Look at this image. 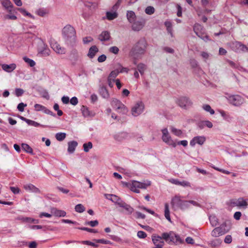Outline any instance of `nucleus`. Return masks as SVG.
I'll return each instance as SVG.
<instances>
[{
	"label": "nucleus",
	"instance_id": "obj_24",
	"mask_svg": "<svg viewBox=\"0 0 248 248\" xmlns=\"http://www.w3.org/2000/svg\"><path fill=\"white\" fill-rule=\"evenodd\" d=\"M52 48L57 53L65 54V49L64 47H62L59 44L56 43L52 45Z\"/></svg>",
	"mask_w": 248,
	"mask_h": 248
},
{
	"label": "nucleus",
	"instance_id": "obj_29",
	"mask_svg": "<svg viewBox=\"0 0 248 248\" xmlns=\"http://www.w3.org/2000/svg\"><path fill=\"white\" fill-rule=\"evenodd\" d=\"M196 35L205 42H207L208 41L211 40L209 36L206 34L204 30Z\"/></svg>",
	"mask_w": 248,
	"mask_h": 248
},
{
	"label": "nucleus",
	"instance_id": "obj_63",
	"mask_svg": "<svg viewBox=\"0 0 248 248\" xmlns=\"http://www.w3.org/2000/svg\"><path fill=\"white\" fill-rule=\"evenodd\" d=\"M93 41V39L90 36L85 37L83 38V42L84 44H87Z\"/></svg>",
	"mask_w": 248,
	"mask_h": 248
},
{
	"label": "nucleus",
	"instance_id": "obj_30",
	"mask_svg": "<svg viewBox=\"0 0 248 248\" xmlns=\"http://www.w3.org/2000/svg\"><path fill=\"white\" fill-rule=\"evenodd\" d=\"M121 205L120 207L124 208L127 212V214L129 215L131 214L134 211V209L133 207H132L130 205L125 203L124 201L122 203L120 204Z\"/></svg>",
	"mask_w": 248,
	"mask_h": 248
},
{
	"label": "nucleus",
	"instance_id": "obj_23",
	"mask_svg": "<svg viewBox=\"0 0 248 248\" xmlns=\"http://www.w3.org/2000/svg\"><path fill=\"white\" fill-rule=\"evenodd\" d=\"M98 51L99 49L96 46H93L89 48L87 56L89 58L93 59Z\"/></svg>",
	"mask_w": 248,
	"mask_h": 248
},
{
	"label": "nucleus",
	"instance_id": "obj_1",
	"mask_svg": "<svg viewBox=\"0 0 248 248\" xmlns=\"http://www.w3.org/2000/svg\"><path fill=\"white\" fill-rule=\"evenodd\" d=\"M62 35L65 43L73 46L76 42V32L73 27L70 25H66L62 30Z\"/></svg>",
	"mask_w": 248,
	"mask_h": 248
},
{
	"label": "nucleus",
	"instance_id": "obj_17",
	"mask_svg": "<svg viewBox=\"0 0 248 248\" xmlns=\"http://www.w3.org/2000/svg\"><path fill=\"white\" fill-rule=\"evenodd\" d=\"M197 127L200 129H203L205 126H207L208 128H212L213 127L212 123L208 120L206 121H200L197 123L196 124Z\"/></svg>",
	"mask_w": 248,
	"mask_h": 248
},
{
	"label": "nucleus",
	"instance_id": "obj_41",
	"mask_svg": "<svg viewBox=\"0 0 248 248\" xmlns=\"http://www.w3.org/2000/svg\"><path fill=\"white\" fill-rule=\"evenodd\" d=\"M170 129L171 132L176 136L180 137L183 134L182 131L180 129H177L174 127L171 126Z\"/></svg>",
	"mask_w": 248,
	"mask_h": 248
},
{
	"label": "nucleus",
	"instance_id": "obj_43",
	"mask_svg": "<svg viewBox=\"0 0 248 248\" xmlns=\"http://www.w3.org/2000/svg\"><path fill=\"white\" fill-rule=\"evenodd\" d=\"M27 124H29V125H32V126H33L34 127H38V126H41L42 127H46L47 126L46 125H42L41 124H40L39 123L36 122H35L34 121H32V120H28V122H27Z\"/></svg>",
	"mask_w": 248,
	"mask_h": 248
},
{
	"label": "nucleus",
	"instance_id": "obj_12",
	"mask_svg": "<svg viewBox=\"0 0 248 248\" xmlns=\"http://www.w3.org/2000/svg\"><path fill=\"white\" fill-rule=\"evenodd\" d=\"M217 228L219 229L222 235H223L230 230L231 229V223L229 221H226L221 224L219 227H218Z\"/></svg>",
	"mask_w": 248,
	"mask_h": 248
},
{
	"label": "nucleus",
	"instance_id": "obj_31",
	"mask_svg": "<svg viewBox=\"0 0 248 248\" xmlns=\"http://www.w3.org/2000/svg\"><path fill=\"white\" fill-rule=\"evenodd\" d=\"M126 17L128 21L130 23H133L136 19V16L135 13L132 11H127Z\"/></svg>",
	"mask_w": 248,
	"mask_h": 248
},
{
	"label": "nucleus",
	"instance_id": "obj_47",
	"mask_svg": "<svg viewBox=\"0 0 248 248\" xmlns=\"http://www.w3.org/2000/svg\"><path fill=\"white\" fill-rule=\"evenodd\" d=\"M137 68L140 74L142 75L144 73V71L146 69V65L142 63H140L138 64Z\"/></svg>",
	"mask_w": 248,
	"mask_h": 248
},
{
	"label": "nucleus",
	"instance_id": "obj_20",
	"mask_svg": "<svg viewBox=\"0 0 248 248\" xmlns=\"http://www.w3.org/2000/svg\"><path fill=\"white\" fill-rule=\"evenodd\" d=\"M2 5L10 13H11L13 5L10 0H0Z\"/></svg>",
	"mask_w": 248,
	"mask_h": 248
},
{
	"label": "nucleus",
	"instance_id": "obj_15",
	"mask_svg": "<svg viewBox=\"0 0 248 248\" xmlns=\"http://www.w3.org/2000/svg\"><path fill=\"white\" fill-rule=\"evenodd\" d=\"M80 110L84 117H93L95 115V113L90 110L89 108L85 106H82Z\"/></svg>",
	"mask_w": 248,
	"mask_h": 248
},
{
	"label": "nucleus",
	"instance_id": "obj_51",
	"mask_svg": "<svg viewBox=\"0 0 248 248\" xmlns=\"http://www.w3.org/2000/svg\"><path fill=\"white\" fill-rule=\"evenodd\" d=\"M155 9L154 7L151 6H147L145 10V13L149 15L153 14L155 13Z\"/></svg>",
	"mask_w": 248,
	"mask_h": 248
},
{
	"label": "nucleus",
	"instance_id": "obj_42",
	"mask_svg": "<svg viewBox=\"0 0 248 248\" xmlns=\"http://www.w3.org/2000/svg\"><path fill=\"white\" fill-rule=\"evenodd\" d=\"M202 108L205 111L209 112L210 114L211 115H213L215 113V111L211 108V106L209 105H203Z\"/></svg>",
	"mask_w": 248,
	"mask_h": 248
},
{
	"label": "nucleus",
	"instance_id": "obj_64",
	"mask_svg": "<svg viewBox=\"0 0 248 248\" xmlns=\"http://www.w3.org/2000/svg\"><path fill=\"white\" fill-rule=\"evenodd\" d=\"M69 102L73 105L75 106L78 103V99L77 97H73L69 101Z\"/></svg>",
	"mask_w": 248,
	"mask_h": 248
},
{
	"label": "nucleus",
	"instance_id": "obj_3",
	"mask_svg": "<svg viewBox=\"0 0 248 248\" xmlns=\"http://www.w3.org/2000/svg\"><path fill=\"white\" fill-rule=\"evenodd\" d=\"M161 236L162 239L169 244H173L177 245L182 242L180 236L172 232H163Z\"/></svg>",
	"mask_w": 248,
	"mask_h": 248
},
{
	"label": "nucleus",
	"instance_id": "obj_61",
	"mask_svg": "<svg viewBox=\"0 0 248 248\" xmlns=\"http://www.w3.org/2000/svg\"><path fill=\"white\" fill-rule=\"evenodd\" d=\"M137 236L140 238H145L147 237V234L143 231H140L138 232Z\"/></svg>",
	"mask_w": 248,
	"mask_h": 248
},
{
	"label": "nucleus",
	"instance_id": "obj_38",
	"mask_svg": "<svg viewBox=\"0 0 248 248\" xmlns=\"http://www.w3.org/2000/svg\"><path fill=\"white\" fill-rule=\"evenodd\" d=\"M106 16L108 19L111 20L117 17L118 14L115 11L114 12H107Z\"/></svg>",
	"mask_w": 248,
	"mask_h": 248
},
{
	"label": "nucleus",
	"instance_id": "obj_54",
	"mask_svg": "<svg viewBox=\"0 0 248 248\" xmlns=\"http://www.w3.org/2000/svg\"><path fill=\"white\" fill-rule=\"evenodd\" d=\"M31 217H19L17 218V219L23 222H28V223H31Z\"/></svg>",
	"mask_w": 248,
	"mask_h": 248
},
{
	"label": "nucleus",
	"instance_id": "obj_18",
	"mask_svg": "<svg viewBox=\"0 0 248 248\" xmlns=\"http://www.w3.org/2000/svg\"><path fill=\"white\" fill-rule=\"evenodd\" d=\"M128 137V134L125 132L118 133L114 135V139L118 141H122L127 139Z\"/></svg>",
	"mask_w": 248,
	"mask_h": 248
},
{
	"label": "nucleus",
	"instance_id": "obj_37",
	"mask_svg": "<svg viewBox=\"0 0 248 248\" xmlns=\"http://www.w3.org/2000/svg\"><path fill=\"white\" fill-rule=\"evenodd\" d=\"M164 215L166 218L170 222H171L170 217V215L169 205L168 203L165 204Z\"/></svg>",
	"mask_w": 248,
	"mask_h": 248
},
{
	"label": "nucleus",
	"instance_id": "obj_45",
	"mask_svg": "<svg viewBox=\"0 0 248 248\" xmlns=\"http://www.w3.org/2000/svg\"><path fill=\"white\" fill-rule=\"evenodd\" d=\"M66 212L64 211L61 210H55L54 212V215L59 217H63L66 216Z\"/></svg>",
	"mask_w": 248,
	"mask_h": 248
},
{
	"label": "nucleus",
	"instance_id": "obj_25",
	"mask_svg": "<svg viewBox=\"0 0 248 248\" xmlns=\"http://www.w3.org/2000/svg\"><path fill=\"white\" fill-rule=\"evenodd\" d=\"M16 64L15 63H11L10 64H3L1 65L2 69L8 73L13 71L16 68Z\"/></svg>",
	"mask_w": 248,
	"mask_h": 248
},
{
	"label": "nucleus",
	"instance_id": "obj_46",
	"mask_svg": "<svg viewBox=\"0 0 248 248\" xmlns=\"http://www.w3.org/2000/svg\"><path fill=\"white\" fill-rule=\"evenodd\" d=\"M75 209L77 212L81 213L85 210V208L82 204H78L75 206Z\"/></svg>",
	"mask_w": 248,
	"mask_h": 248
},
{
	"label": "nucleus",
	"instance_id": "obj_19",
	"mask_svg": "<svg viewBox=\"0 0 248 248\" xmlns=\"http://www.w3.org/2000/svg\"><path fill=\"white\" fill-rule=\"evenodd\" d=\"M24 188L26 190H28L31 192H34V193H40L41 192L40 189L38 188H37V187H36L35 186H34L33 185H32L31 184H29L24 185Z\"/></svg>",
	"mask_w": 248,
	"mask_h": 248
},
{
	"label": "nucleus",
	"instance_id": "obj_26",
	"mask_svg": "<svg viewBox=\"0 0 248 248\" xmlns=\"http://www.w3.org/2000/svg\"><path fill=\"white\" fill-rule=\"evenodd\" d=\"M233 45L236 48L237 50L248 51V47L240 42L236 41L233 43Z\"/></svg>",
	"mask_w": 248,
	"mask_h": 248
},
{
	"label": "nucleus",
	"instance_id": "obj_48",
	"mask_svg": "<svg viewBox=\"0 0 248 248\" xmlns=\"http://www.w3.org/2000/svg\"><path fill=\"white\" fill-rule=\"evenodd\" d=\"M93 241L97 243H101L104 244H109L111 245L112 242L109 240H105L104 239H93Z\"/></svg>",
	"mask_w": 248,
	"mask_h": 248
},
{
	"label": "nucleus",
	"instance_id": "obj_27",
	"mask_svg": "<svg viewBox=\"0 0 248 248\" xmlns=\"http://www.w3.org/2000/svg\"><path fill=\"white\" fill-rule=\"evenodd\" d=\"M78 142L76 141H71L68 143V152L72 154L74 152L76 147L78 146Z\"/></svg>",
	"mask_w": 248,
	"mask_h": 248
},
{
	"label": "nucleus",
	"instance_id": "obj_58",
	"mask_svg": "<svg viewBox=\"0 0 248 248\" xmlns=\"http://www.w3.org/2000/svg\"><path fill=\"white\" fill-rule=\"evenodd\" d=\"M18 10L23 15L29 16L31 18L33 17V16L30 13L26 11L25 9L23 8H18Z\"/></svg>",
	"mask_w": 248,
	"mask_h": 248
},
{
	"label": "nucleus",
	"instance_id": "obj_2",
	"mask_svg": "<svg viewBox=\"0 0 248 248\" xmlns=\"http://www.w3.org/2000/svg\"><path fill=\"white\" fill-rule=\"evenodd\" d=\"M147 46V44L144 38L140 39L131 50L130 54L131 56L135 60L140 58L145 53Z\"/></svg>",
	"mask_w": 248,
	"mask_h": 248
},
{
	"label": "nucleus",
	"instance_id": "obj_28",
	"mask_svg": "<svg viewBox=\"0 0 248 248\" xmlns=\"http://www.w3.org/2000/svg\"><path fill=\"white\" fill-rule=\"evenodd\" d=\"M110 37V33L108 31H103L99 35L98 39L101 41H106L109 40Z\"/></svg>",
	"mask_w": 248,
	"mask_h": 248
},
{
	"label": "nucleus",
	"instance_id": "obj_35",
	"mask_svg": "<svg viewBox=\"0 0 248 248\" xmlns=\"http://www.w3.org/2000/svg\"><path fill=\"white\" fill-rule=\"evenodd\" d=\"M124 69L125 70L126 68H123V70H121L120 71H119L118 70H115L111 71L109 74L108 78H111L112 81H114L115 80L114 78L118 76L120 72H123L125 70H124Z\"/></svg>",
	"mask_w": 248,
	"mask_h": 248
},
{
	"label": "nucleus",
	"instance_id": "obj_49",
	"mask_svg": "<svg viewBox=\"0 0 248 248\" xmlns=\"http://www.w3.org/2000/svg\"><path fill=\"white\" fill-rule=\"evenodd\" d=\"M211 235L213 237H218L219 236L222 235L221 232L219 231V230L217 227L215 228L211 232Z\"/></svg>",
	"mask_w": 248,
	"mask_h": 248
},
{
	"label": "nucleus",
	"instance_id": "obj_16",
	"mask_svg": "<svg viewBox=\"0 0 248 248\" xmlns=\"http://www.w3.org/2000/svg\"><path fill=\"white\" fill-rule=\"evenodd\" d=\"M169 181L172 184H175L176 185L181 186L183 187H190V183L186 181H180L178 179H171L169 180Z\"/></svg>",
	"mask_w": 248,
	"mask_h": 248
},
{
	"label": "nucleus",
	"instance_id": "obj_9",
	"mask_svg": "<svg viewBox=\"0 0 248 248\" xmlns=\"http://www.w3.org/2000/svg\"><path fill=\"white\" fill-rule=\"evenodd\" d=\"M177 103L182 108H186L191 106L192 102L189 98L186 96L180 97L177 101Z\"/></svg>",
	"mask_w": 248,
	"mask_h": 248
},
{
	"label": "nucleus",
	"instance_id": "obj_52",
	"mask_svg": "<svg viewBox=\"0 0 248 248\" xmlns=\"http://www.w3.org/2000/svg\"><path fill=\"white\" fill-rule=\"evenodd\" d=\"M209 220H210V223L213 227L216 226L217 225L218 221H217V218L216 217H215L214 216H210Z\"/></svg>",
	"mask_w": 248,
	"mask_h": 248
},
{
	"label": "nucleus",
	"instance_id": "obj_6",
	"mask_svg": "<svg viewBox=\"0 0 248 248\" xmlns=\"http://www.w3.org/2000/svg\"><path fill=\"white\" fill-rule=\"evenodd\" d=\"M111 105L113 108L117 110L118 112L125 114L128 111L127 108L124 104L116 98L112 99L111 102Z\"/></svg>",
	"mask_w": 248,
	"mask_h": 248
},
{
	"label": "nucleus",
	"instance_id": "obj_7",
	"mask_svg": "<svg viewBox=\"0 0 248 248\" xmlns=\"http://www.w3.org/2000/svg\"><path fill=\"white\" fill-rule=\"evenodd\" d=\"M227 99L230 104L236 107L240 106L244 102V99L238 94L229 95Z\"/></svg>",
	"mask_w": 248,
	"mask_h": 248
},
{
	"label": "nucleus",
	"instance_id": "obj_44",
	"mask_svg": "<svg viewBox=\"0 0 248 248\" xmlns=\"http://www.w3.org/2000/svg\"><path fill=\"white\" fill-rule=\"evenodd\" d=\"M83 147L85 152H88L90 149L93 148V144L91 141L85 143L83 145Z\"/></svg>",
	"mask_w": 248,
	"mask_h": 248
},
{
	"label": "nucleus",
	"instance_id": "obj_39",
	"mask_svg": "<svg viewBox=\"0 0 248 248\" xmlns=\"http://www.w3.org/2000/svg\"><path fill=\"white\" fill-rule=\"evenodd\" d=\"M204 30L203 27L198 23H196L194 24L193 26V31L196 34H198L199 32H201Z\"/></svg>",
	"mask_w": 248,
	"mask_h": 248
},
{
	"label": "nucleus",
	"instance_id": "obj_4",
	"mask_svg": "<svg viewBox=\"0 0 248 248\" xmlns=\"http://www.w3.org/2000/svg\"><path fill=\"white\" fill-rule=\"evenodd\" d=\"M171 204L173 208H180L182 210H185L188 208V201L181 200L180 196L177 195L172 199Z\"/></svg>",
	"mask_w": 248,
	"mask_h": 248
},
{
	"label": "nucleus",
	"instance_id": "obj_40",
	"mask_svg": "<svg viewBox=\"0 0 248 248\" xmlns=\"http://www.w3.org/2000/svg\"><path fill=\"white\" fill-rule=\"evenodd\" d=\"M47 47V46L45 44V43L41 40L39 41L38 43V52H40L43 51V50Z\"/></svg>",
	"mask_w": 248,
	"mask_h": 248
},
{
	"label": "nucleus",
	"instance_id": "obj_53",
	"mask_svg": "<svg viewBox=\"0 0 248 248\" xmlns=\"http://www.w3.org/2000/svg\"><path fill=\"white\" fill-rule=\"evenodd\" d=\"M55 137L59 141L63 140L66 137V134L65 133H58L56 134Z\"/></svg>",
	"mask_w": 248,
	"mask_h": 248
},
{
	"label": "nucleus",
	"instance_id": "obj_59",
	"mask_svg": "<svg viewBox=\"0 0 248 248\" xmlns=\"http://www.w3.org/2000/svg\"><path fill=\"white\" fill-rule=\"evenodd\" d=\"M109 51L111 53H112L115 54H117L118 53L119 51V49L118 47L116 46H111L109 48Z\"/></svg>",
	"mask_w": 248,
	"mask_h": 248
},
{
	"label": "nucleus",
	"instance_id": "obj_8",
	"mask_svg": "<svg viewBox=\"0 0 248 248\" xmlns=\"http://www.w3.org/2000/svg\"><path fill=\"white\" fill-rule=\"evenodd\" d=\"M162 140L169 145H171L173 147H175L176 146V144L175 142L171 139L170 136L168 129L167 128H164L162 130Z\"/></svg>",
	"mask_w": 248,
	"mask_h": 248
},
{
	"label": "nucleus",
	"instance_id": "obj_32",
	"mask_svg": "<svg viewBox=\"0 0 248 248\" xmlns=\"http://www.w3.org/2000/svg\"><path fill=\"white\" fill-rule=\"evenodd\" d=\"M152 240L154 245H160L162 242H164L161 238V236L158 235H153Z\"/></svg>",
	"mask_w": 248,
	"mask_h": 248
},
{
	"label": "nucleus",
	"instance_id": "obj_60",
	"mask_svg": "<svg viewBox=\"0 0 248 248\" xmlns=\"http://www.w3.org/2000/svg\"><path fill=\"white\" fill-rule=\"evenodd\" d=\"M24 92V90L20 88H16L15 90V93L17 97L21 96L23 94Z\"/></svg>",
	"mask_w": 248,
	"mask_h": 248
},
{
	"label": "nucleus",
	"instance_id": "obj_36",
	"mask_svg": "<svg viewBox=\"0 0 248 248\" xmlns=\"http://www.w3.org/2000/svg\"><path fill=\"white\" fill-rule=\"evenodd\" d=\"M21 148L25 152L31 155L33 154L32 149L28 144L26 143H22Z\"/></svg>",
	"mask_w": 248,
	"mask_h": 248
},
{
	"label": "nucleus",
	"instance_id": "obj_57",
	"mask_svg": "<svg viewBox=\"0 0 248 248\" xmlns=\"http://www.w3.org/2000/svg\"><path fill=\"white\" fill-rule=\"evenodd\" d=\"M78 229L83 231H86L90 232H93V233H97L98 232L97 230L93 229H90L87 227H79L78 228Z\"/></svg>",
	"mask_w": 248,
	"mask_h": 248
},
{
	"label": "nucleus",
	"instance_id": "obj_56",
	"mask_svg": "<svg viewBox=\"0 0 248 248\" xmlns=\"http://www.w3.org/2000/svg\"><path fill=\"white\" fill-rule=\"evenodd\" d=\"M85 224L90 225L91 227H93L98 225V221L97 220L86 221L85 222Z\"/></svg>",
	"mask_w": 248,
	"mask_h": 248
},
{
	"label": "nucleus",
	"instance_id": "obj_11",
	"mask_svg": "<svg viewBox=\"0 0 248 248\" xmlns=\"http://www.w3.org/2000/svg\"><path fill=\"white\" fill-rule=\"evenodd\" d=\"M132 29L133 31H138L141 30L145 25V20L141 18L137 21H134L132 23Z\"/></svg>",
	"mask_w": 248,
	"mask_h": 248
},
{
	"label": "nucleus",
	"instance_id": "obj_50",
	"mask_svg": "<svg viewBox=\"0 0 248 248\" xmlns=\"http://www.w3.org/2000/svg\"><path fill=\"white\" fill-rule=\"evenodd\" d=\"M23 59L31 67H33L35 65V62L33 60L27 57H24Z\"/></svg>",
	"mask_w": 248,
	"mask_h": 248
},
{
	"label": "nucleus",
	"instance_id": "obj_55",
	"mask_svg": "<svg viewBox=\"0 0 248 248\" xmlns=\"http://www.w3.org/2000/svg\"><path fill=\"white\" fill-rule=\"evenodd\" d=\"M81 243L82 244L91 246L94 247H98L99 246V245L96 244L97 243L92 242L88 240L82 241Z\"/></svg>",
	"mask_w": 248,
	"mask_h": 248
},
{
	"label": "nucleus",
	"instance_id": "obj_33",
	"mask_svg": "<svg viewBox=\"0 0 248 248\" xmlns=\"http://www.w3.org/2000/svg\"><path fill=\"white\" fill-rule=\"evenodd\" d=\"M109 196L112 197L110 199V200L115 204H117L119 206L121 205L120 204H122L124 202V201L121 198L115 195L111 194Z\"/></svg>",
	"mask_w": 248,
	"mask_h": 248
},
{
	"label": "nucleus",
	"instance_id": "obj_34",
	"mask_svg": "<svg viewBox=\"0 0 248 248\" xmlns=\"http://www.w3.org/2000/svg\"><path fill=\"white\" fill-rule=\"evenodd\" d=\"M222 243V240L220 238L214 239L209 243L210 246L213 248H216L220 246Z\"/></svg>",
	"mask_w": 248,
	"mask_h": 248
},
{
	"label": "nucleus",
	"instance_id": "obj_13",
	"mask_svg": "<svg viewBox=\"0 0 248 248\" xmlns=\"http://www.w3.org/2000/svg\"><path fill=\"white\" fill-rule=\"evenodd\" d=\"M205 141V138L203 136H196L193 138L190 141V145L193 147L196 143L202 145Z\"/></svg>",
	"mask_w": 248,
	"mask_h": 248
},
{
	"label": "nucleus",
	"instance_id": "obj_21",
	"mask_svg": "<svg viewBox=\"0 0 248 248\" xmlns=\"http://www.w3.org/2000/svg\"><path fill=\"white\" fill-rule=\"evenodd\" d=\"M99 94L104 98L108 99L109 97V93L106 87L100 86L99 89Z\"/></svg>",
	"mask_w": 248,
	"mask_h": 248
},
{
	"label": "nucleus",
	"instance_id": "obj_22",
	"mask_svg": "<svg viewBox=\"0 0 248 248\" xmlns=\"http://www.w3.org/2000/svg\"><path fill=\"white\" fill-rule=\"evenodd\" d=\"M232 203L234 206L240 207H246L248 205L247 202L243 198H240L237 200L232 202Z\"/></svg>",
	"mask_w": 248,
	"mask_h": 248
},
{
	"label": "nucleus",
	"instance_id": "obj_62",
	"mask_svg": "<svg viewBox=\"0 0 248 248\" xmlns=\"http://www.w3.org/2000/svg\"><path fill=\"white\" fill-rule=\"evenodd\" d=\"M27 106L26 104H24L23 103H19L17 107V108L18 110L20 112H23L24 110V107Z\"/></svg>",
	"mask_w": 248,
	"mask_h": 248
},
{
	"label": "nucleus",
	"instance_id": "obj_10",
	"mask_svg": "<svg viewBox=\"0 0 248 248\" xmlns=\"http://www.w3.org/2000/svg\"><path fill=\"white\" fill-rule=\"evenodd\" d=\"M144 105L142 102H137L132 108V114L134 116H137L143 111Z\"/></svg>",
	"mask_w": 248,
	"mask_h": 248
},
{
	"label": "nucleus",
	"instance_id": "obj_5",
	"mask_svg": "<svg viewBox=\"0 0 248 248\" xmlns=\"http://www.w3.org/2000/svg\"><path fill=\"white\" fill-rule=\"evenodd\" d=\"M131 185V190L139 193H140L139 188L146 189L147 186L151 185V182L147 181L145 182L141 183L137 181H132Z\"/></svg>",
	"mask_w": 248,
	"mask_h": 248
},
{
	"label": "nucleus",
	"instance_id": "obj_14",
	"mask_svg": "<svg viewBox=\"0 0 248 248\" xmlns=\"http://www.w3.org/2000/svg\"><path fill=\"white\" fill-rule=\"evenodd\" d=\"M80 56L77 50L73 49L70 55V60L73 65H75L79 60Z\"/></svg>",
	"mask_w": 248,
	"mask_h": 248
}]
</instances>
